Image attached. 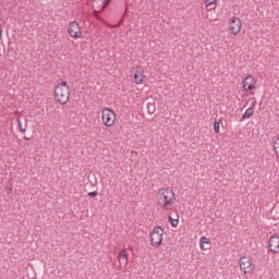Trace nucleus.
Here are the masks:
<instances>
[{
	"mask_svg": "<svg viewBox=\"0 0 279 279\" xmlns=\"http://www.w3.org/2000/svg\"><path fill=\"white\" fill-rule=\"evenodd\" d=\"M109 4H110V0H94L93 1L94 14H95L96 19H99V16L97 14H99V12H104V10H106V8H108Z\"/></svg>",
	"mask_w": 279,
	"mask_h": 279,
	"instance_id": "1a4fd4ad",
	"label": "nucleus"
},
{
	"mask_svg": "<svg viewBox=\"0 0 279 279\" xmlns=\"http://www.w3.org/2000/svg\"><path fill=\"white\" fill-rule=\"evenodd\" d=\"M252 114H254V106H252L245 110V112L242 116L241 121H245V119H250V117H252Z\"/></svg>",
	"mask_w": 279,
	"mask_h": 279,
	"instance_id": "4468645a",
	"label": "nucleus"
},
{
	"mask_svg": "<svg viewBox=\"0 0 279 279\" xmlns=\"http://www.w3.org/2000/svg\"><path fill=\"white\" fill-rule=\"evenodd\" d=\"M17 130H20V132L25 133L26 129H23V124L21 123V119L17 118Z\"/></svg>",
	"mask_w": 279,
	"mask_h": 279,
	"instance_id": "aec40b11",
	"label": "nucleus"
},
{
	"mask_svg": "<svg viewBox=\"0 0 279 279\" xmlns=\"http://www.w3.org/2000/svg\"><path fill=\"white\" fill-rule=\"evenodd\" d=\"M168 221L172 226V228H178V223H180L179 219H173L171 216L168 217Z\"/></svg>",
	"mask_w": 279,
	"mask_h": 279,
	"instance_id": "f3484780",
	"label": "nucleus"
},
{
	"mask_svg": "<svg viewBox=\"0 0 279 279\" xmlns=\"http://www.w3.org/2000/svg\"><path fill=\"white\" fill-rule=\"evenodd\" d=\"M87 195H88V197H97V195H99V192H97V191L88 192Z\"/></svg>",
	"mask_w": 279,
	"mask_h": 279,
	"instance_id": "412c9836",
	"label": "nucleus"
},
{
	"mask_svg": "<svg viewBox=\"0 0 279 279\" xmlns=\"http://www.w3.org/2000/svg\"><path fill=\"white\" fill-rule=\"evenodd\" d=\"M114 119H117V116L114 114V111H112L110 108H105L102 110L104 125H106L107 128L114 125Z\"/></svg>",
	"mask_w": 279,
	"mask_h": 279,
	"instance_id": "0eeeda50",
	"label": "nucleus"
},
{
	"mask_svg": "<svg viewBox=\"0 0 279 279\" xmlns=\"http://www.w3.org/2000/svg\"><path fill=\"white\" fill-rule=\"evenodd\" d=\"M274 151H275L277 158H279V136H278L277 140L274 142Z\"/></svg>",
	"mask_w": 279,
	"mask_h": 279,
	"instance_id": "dca6fc26",
	"label": "nucleus"
},
{
	"mask_svg": "<svg viewBox=\"0 0 279 279\" xmlns=\"http://www.w3.org/2000/svg\"><path fill=\"white\" fill-rule=\"evenodd\" d=\"M3 36V31L1 29V26H0V38H2Z\"/></svg>",
	"mask_w": 279,
	"mask_h": 279,
	"instance_id": "5701e85b",
	"label": "nucleus"
},
{
	"mask_svg": "<svg viewBox=\"0 0 279 279\" xmlns=\"http://www.w3.org/2000/svg\"><path fill=\"white\" fill-rule=\"evenodd\" d=\"M205 8H207L208 12H213V10H217V0H206Z\"/></svg>",
	"mask_w": 279,
	"mask_h": 279,
	"instance_id": "ddd939ff",
	"label": "nucleus"
},
{
	"mask_svg": "<svg viewBox=\"0 0 279 279\" xmlns=\"http://www.w3.org/2000/svg\"><path fill=\"white\" fill-rule=\"evenodd\" d=\"M247 105H248V106H256V98H251V99L247 101Z\"/></svg>",
	"mask_w": 279,
	"mask_h": 279,
	"instance_id": "4be33fe9",
	"label": "nucleus"
},
{
	"mask_svg": "<svg viewBox=\"0 0 279 279\" xmlns=\"http://www.w3.org/2000/svg\"><path fill=\"white\" fill-rule=\"evenodd\" d=\"M268 250L272 254H279V236L278 235H271L268 241Z\"/></svg>",
	"mask_w": 279,
	"mask_h": 279,
	"instance_id": "9b49d317",
	"label": "nucleus"
},
{
	"mask_svg": "<svg viewBox=\"0 0 279 279\" xmlns=\"http://www.w3.org/2000/svg\"><path fill=\"white\" fill-rule=\"evenodd\" d=\"M134 83L141 85L145 82V70L142 66H136L133 74Z\"/></svg>",
	"mask_w": 279,
	"mask_h": 279,
	"instance_id": "9d476101",
	"label": "nucleus"
},
{
	"mask_svg": "<svg viewBox=\"0 0 279 279\" xmlns=\"http://www.w3.org/2000/svg\"><path fill=\"white\" fill-rule=\"evenodd\" d=\"M229 32L232 36H239L243 29V21L241 17L232 16L228 20Z\"/></svg>",
	"mask_w": 279,
	"mask_h": 279,
	"instance_id": "7ed1b4c3",
	"label": "nucleus"
},
{
	"mask_svg": "<svg viewBox=\"0 0 279 279\" xmlns=\"http://www.w3.org/2000/svg\"><path fill=\"white\" fill-rule=\"evenodd\" d=\"M165 234V230L162 227H155L150 234V243L154 247H160L162 245V235Z\"/></svg>",
	"mask_w": 279,
	"mask_h": 279,
	"instance_id": "39448f33",
	"label": "nucleus"
},
{
	"mask_svg": "<svg viewBox=\"0 0 279 279\" xmlns=\"http://www.w3.org/2000/svg\"><path fill=\"white\" fill-rule=\"evenodd\" d=\"M70 97L71 89L69 87V83H66V81H61L60 83H58L54 87V99L57 104L64 106V104L69 101Z\"/></svg>",
	"mask_w": 279,
	"mask_h": 279,
	"instance_id": "f257e3e1",
	"label": "nucleus"
},
{
	"mask_svg": "<svg viewBox=\"0 0 279 279\" xmlns=\"http://www.w3.org/2000/svg\"><path fill=\"white\" fill-rule=\"evenodd\" d=\"M144 109L147 110L149 114H154V112H156V106H145Z\"/></svg>",
	"mask_w": 279,
	"mask_h": 279,
	"instance_id": "6ab92c4d",
	"label": "nucleus"
},
{
	"mask_svg": "<svg viewBox=\"0 0 279 279\" xmlns=\"http://www.w3.org/2000/svg\"><path fill=\"white\" fill-rule=\"evenodd\" d=\"M68 35L70 38H73V40H80V38H84V33H82V26H80V23L75 21L70 22L68 25Z\"/></svg>",
	"mask_w": 279,
	"mask_h": 279,
	"instance_id": "20e7f679",
	"label": "nucleus"
},
{
	"mask_svg": "<svg viewBox=\"0 0 279 279\" xmlns=\"http://www.w3.org/2000/svg\"><path fill=\"white\" fill-rule=\"evenodd\" d=\"M220 123H221V121L215 119V121H214V131H215V134H219Z\"/></svg>",
	"mask_w": 279,
	"mask_h": 279,
	"instance_id": "a211bd4d",
	"label": "nucleus"
},
{
	"mask_svg": "<svg viewBox=\"0 0 279 279\" xmlns=\"http://www.w3.org/2000/svg\"><path fill=\"white\" fill-rule=\"evenodd\" d=\"M240 269L243 274H252L254 271V265L252 264V258L250 257H242L239 260Z\"/></svg>",
	"mask_w": 279,
	"mask_h": 279,
	"instance_id": "6e6552de",
	"label": "nucleus"
},
{
	"mask_svg": "<svg viewBox=\"0 0 279 279\" xmlns=\"http://www.w3.org/2000/svg\"><path fill=\"white\" fill-rule=\"evenodd\" d=\"M25 138V141H29V138L28 137H24Z\"/></svg>",
	"mask_w": 279,
	"mask_h": 279,
	"instance_id": "b1692460",
	"label": "nucleus"
},
{
	"mask_svg": "<svg viewBox=\"0 0 279 279\" xmlns=\"http://www.w3.org/2000/svg\"><path fill=\"white\" fill-rule=\"evenodd\" d=\"M206 245H210V240L206 236H202L201 238V248L208 250V246H206Z\"/></svg>",
	"mask_w": 279,
	"mask_h": 279,
	"instance_id": "2eb2a0df",
	"label": "nucleus"
},
{
	"mask_svg": "<svg viewBox=\"0 0 279 279\" xmlns=\"http://www.w3.org/2000/svg\"><path fill=\"white\" fill-rule=\"evenodd\" d=\"M158 195L159 206L163 207L165 210L173 208V204H175V193H173V190L160 189Z\"/></svg>",
	"mask_w": 279,
	"mask_h": 279,
	"instance_id": "f03ea898",
	"label": "nucleus"
},
{
	"mask_svg": "<svg viewBox=\"0 0 279 279\" xmlns=\"http://www.w3.org/2000/svg\"><path fill=\"white\" fill-rule=\"evenodd\" d=\"M242 84L245 93H252V90H256V84H258V80L252 74H247Z\"/></svg>",
	"mask_w": 279,
	"mask_h": 279,
	"instance_id": "423d86ee",
	"label": "nucleus"
},
{
	"mask_svg": "<svg viewBox=\"0 0 279 279\" xmlns=\"http://www.w3.org/2000/svg\"><path fill=\"white\" fill-rule=\"evenodd\" d=\"M118 260L120 265H128V252H125L124 250L120 251L118 253Z\"/></svg>",
	"mask_w": 279,
	"mask_h": 279,
	"instance_id": "f8f14e48",
	"label": "nucleus"
}]
</instances>
